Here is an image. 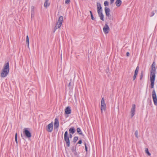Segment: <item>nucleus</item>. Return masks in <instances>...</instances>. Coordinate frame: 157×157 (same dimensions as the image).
Returning a JSON list of instances; mask_svg holds the SVG:
<instances>
[{
	"instance_id": "1",
	"label": "nucleus",
	"mask_w": 157,
	"mask_h": 157,
	"mask_svg": "<svg viewBox=\"0 0 157 157\" xmlns=\"http://www.w3.org/2000/svg\"><path fill=\"white\" fill-rule=\"evenodd\" d=\"M9 71V66L8 62L5 63L4 65L3 68L2 70L1 74V76L4 78L6 77L8 75Z\"/></svg>"
},
{
	"instance_id": "2",
	"label": "nucleus",
	"mask_w": 157,
	"mask_h": 157,
	"mask_svg": "<svg viewBox=\"0 0 157 157\" xmlns=\"http://www.w3.org/2000/svg\"><path fill=\"white\" fill-rule=\"evenodd\" d=\"M156 69L155 67V62H153L151 66V70L150 71V81L155 82Z\"/></svg>"
},
{
	"instance_id": "3",
	"label": "nucleus",
	"mask_w": 157,
	"mask_h": 157,
	"mask_svg": "<svg viewBox=\"0 0 157 157\" xmlns=\"http://www.w3.org/2000/svg\"><path fill=\"white\" fill-rule=\"evenodd\" d=\"M29 128H25L23 130V133L25 135L26 137L28 138H30L31 136V132L29 131Z\"/></svg>"
},
{
	"instance_id": "4",
	"label": "nucleus",
	"mask_w": 157,
	"mask_h": 157,
	"mask_svg": "<svg viewBox=\"0 0 157 157\" xmlns=\"http://www.w3.org/2000/svg\"><path fill=\"white\" fill-rule=\"evenodd\" d=\"M64 140L66 142V144L67 147H69L70 146V142L69 137L68 136L67 131L65 132L64 135Z\"/></svg>"
},
{
	"instance_id": "5",
	"label": "nucleus",
	"mask_w": 157,
	"mask_h": 157,
	"mask_svg": "<svg viewBox=\"0 0 157 157\" xmlns=\"http://www.w3.org/2000/svg\"><path fill=\"white\" fill-rule=\"evenodd\" d=\"M105 12L106 15V19H108L109 20H113V17L110 15V10L108 7H106L105 8Z\"/></svg>"
},
{
	"instance_id": "6",
	"label": "nucleus",
	"mask_w": 157,
	"mask_h": 157,
	"mask_svg": "<svg viewBox=\"0 0 157 157\" xmlns=\"http://www.w3.org/2000/svg\"><path fill=\"white\" fill-rule=\"evenodd\" d=\"M106 109V105L105 102V100L103 98L101 101V113H102L103 110H105Z\"/></svg>"
},
{
	"instance_id": "7",
	"label": "nucleus",
	"mask_w": 157,
	"mask_h": 157,
	"mask_svg": "<svg viewBox=\"0 0 157 157\" xmlns=\"http://www.w3.org/2000/svg\"><path fill=\"white\" fill-rule=\"evenodd\" d=\"M152 98L154 104L157 105V98L155 90H153L152 92Z\"/></svg>"
},
{
	"instance_id": "8",
	"label": "nucleus",
	"mask_w": 157,
	"mask_h": 157,
	"mask_svg": "<svg viewBox=\"0 0 157 157\" xmlns=\"http://www.w3.org/2000/svg\"><path fill=\"white\" fill-rule=\"evenodd\" d=\"M46 130L48 132H51L53 129V123L52 122L46 127Z\"/></svg>"
},
{
	"instance_id": "9",
	"label": "nucleus",
	"mask_w": 157,
	"mask_h": 157,
	"mask_svg": "<svg viewBox=\"0 0 157 157\" xmlns=\"http://www.w3.org/2000/svg\"><path fill=\"white\" fill-rule=\"evenodd\" d=\"M135 109L136 105L135 104H133L132 105V107L131 109L130 112L131 114V117H132L135 114Z\"/></svg>"
},
{
	"instance_id": "10",
	"label": "nucleus",
	"mask_w": 157,
	"mask_h": 157,
	"mask_svg": "<svg viewBox=\"0 0 157 157\" xmlns=\"http://www.w3.org/2000/svg\"><path fill=\"white\" fill-rule=\"evenodd\" d=\"M109 28L107 24H105V26L103 28V31L105 34L108 33Z\"/></svg>"
},
{
	"instance_id": "11",
	"label": "nucleus",
	"mask_w": 157,
	"mask_h": 157,
	"mask_svg": "<svg viewBox=\"0 0 157 157\" xmlns=\"http://www.w3.org/2000/svg\"><path fill=\"white\" fill-rule=\"evenodd\" d=\"M97 6L98 13L102 12V9L101 5V4L99 2H97Z\"/></svg>"
},
{
	"instance_id": "12",
	"label": "nucleus",
	"mask_w": 157,
	"mask_h": 157,
	"mask_svg": "<svg viewBox=\"0 0 157 157\" xmlns=\"http://www.w3.org/2000/svg\"><path fill=\"white\" fill-rule=\"evenodd\" d=\"M59 122L58 119L56 118L55 119V122L54 123V127L55 128H57L59 126Z\"/></svg>"
},
{
	"instance_id": "13",
	"label": "nucleus",
	"mask_w": 157,
	"mask_h": 157,
	"mask_svg": "<svg viewBox=\"0 0 157 157\" xmlns=\"http://www.w3.org/2000/svg\"><path fill=\"white\" fill-rule=\"evenodd\" d=\"M71 110L70 107H67L65 109V113L67 114H69L71 113Z\"/></svg>"
},
{
	"instance_id": "14",
	"label": "nucleus",
	"mask_w": 157,
	"mask_h": 157,
	"mask_svg": "<svg viewBox=\"0 0 157 157\" xmlns=\"http://www.w3.org/2000/svg\"><path fill=\"white\" fill-rule=\"evenodd\" d=\"M98 15L99 17L100 18V19L102 21H104V16L102 12L98 13Z\"/></svg>"
},
{
	"instance_id": "15",
	"label": "nucleus",
	"mask_w": 157,
	"mask_h": 157,
	"mask_svg": "<svg viewBox=\"0 0 157 157\" xmlns=\"http://www.w3.org/2000/svg\"><path fill=\"white\" fill-rule=\"evenodd\" d=\"M49 0H45L44 4V6L45 8H47L50 5V3L48 2Z\"/></svg>"
},
{
	"instance_id": "16",
	"label": "nucleus",
	"mask_w": 157,
	"mask_h": 157,
	"mask_svg": "<svg viewBox=\"0 0 157 157\" xmlns=\"http://www.w3.org/2000/svg\"><path fill=\"white\" fill-rule=\"evenodd\" d=\"M121 3L122 2L121 0H117L115 3L116 6L117 7L120 6Z\"/></svg>"
},
{
	"instance_id": "17",
	"label": "nucleus",
	"mask_w": 157,
	"mask_h": 157,
	"mask_svg": "<svg viewBox=\"0 0 157 157\" xmlns=\"http://www.w3.org/2000/svg\"><path fill=\"white\" fill-rule=\"evenodd\" d=\"M69 131L70 133H71L72 134H73L75 132V129L74 128L72 127L69 129Z\"/></svg>"
},
{
	"instance_id": "18",
	"label": "nucleus",
	"mask_w": 157,
	"mask_h": 157,
	"mask_svg": "<svg viewBox=\"0 0 157 157\" xmlns=\"http://www.w3.org/2000/svg\"><path fill=\"white\" fill-rule=\"evenodd\" d=\"M26 44H27V46L28 48H29V37L28 35H27L26 36Z\"/></svg>"
},
{
	"instance_id": "19",
	"label": "nucleus",
	"mask_w": 157,
	"mask_h": 157,
	"mask_svg": "<svg viewBox=\"0 0 157 157\" xmlns=\"http://www.w3.org/2000/svg\"><path fill=\"white\" fill-rule=\"evenodd\" d=\"M77 132L79 135H82L83 136H84V135H83L82 132L80 128H77Z\"/></svg>"
},
{
	"instance_id": "20",
	"label": "nucleus",
	"mask_w": 157,
	"mask_h": 157,
	"mask_svg": "<svg viewBox=\"0 0 157 157\" xmlns=\"http://www.w3.org/2000/svg\"><path fill=\"white\" fill-rule=\"evenodd\" d=\"M63 19V17L62 16H61L59 17L58 22L59 23H62Z\"/></svg>"
},
{
	"instance_id": "21",
	"label": "nucleus",
	"mask_w": 157,
	"mask_h": 157,
	"mask_svg": "<svg viewBox=\"0 0 157 157\" xmlns=\"http://www.w3.org/2000/svg\"><path fill=\"white\" fill-rule=\"evenodd\" d=\"M139 70V68L138 67H137L135 70L134 74L137 75L138 74V73Z\"/></svg>"
},
{
	"instance_id": "22",
	"label": "nucleus",
	"mask_w": 157,
	"mask_h": 157,
	"mask_svg": "<svg viewBox=\"0 0 157 157\" xmlns=\"http://www.w3.org/2000/svg\"><path fill=\"white\" fill-rule=\"evenodd\" d=\"M62 23H59L58 22L56 24V25L58 27V28H59L61 26Z\"/></svg>"
},
{
	"instance_id": "23",
	"label": "nucleus",
	"mask_w": 157,
	"mask_h": 157,
	"mask_svg": "<svg viewBox=\"0 0 157 157\" xmlns=\"http://www.w3.org/2000/svg\"><path fill=\"white\" fill-rule=\"evenodd\" d=\"M145 152L147 154V155H149V156H150L151 155V153L149 152V151H148V149L147 148L146 149H145Z\"/></svg>"
},
{
	"instance_id": "24",
	"label": "nucleus",
	"mask_w": 157,
	"mask_h": 157,
	"mask_svg": "<svg viewBox=\"0 0 157 157\" xmlns=\"http://www.w3.org/2000/svg\"><path fill=\"white\" fill-rule=\"evenodd\" d=\"M78 137L77 136H75L74 137L73 140V142H74V143H75L78 140Z\"/></svg>"
},
{
	"instance_id": "25",
	"label": "nucleus",
	"mask_w": 157,
	"mask_h": 157,
	"mask_svg": "<svg viewBox=\"0 0 157 157\" xmlns=\"http://www.w3.org/2000/svg\"><path fill=\"white\" fill-rule=\"evenodd\" d=\"M74 154V155L75 156H78V154H79V153H78L76 151V150L75 151H74L73 152H72Z\"/></svg>"
},
{
	"instance_id": "26",
	"label": "nucleus",
	"mask_w": 157,
	"mask_h": 157,
	"mask_svg": "<svg viewBox=\"0 0 157 157\" xmlns=\"http://www.w3.org/2000/svg\"><path fill=\"white\" fill-rule=\"evenodd\" d=\"M151 82V89H152L154 87V82Z\"/></svg>"
},
{
	"instance_id": "27",
	"label": "nucleus",
	"mask_w": 157,
	"mask_h": 157,
	"mask_svg": "<svg viewBox=\"0 0 157 157\" xmlns=\"http://www.w3.org/2000/svg\"><path fill=\"white\" fill-rule=\"evenodd\" d=\"M90 15H91V19L92 20H94L95 19V18H94V17H93V14H92V12H91V11H90Z\"/></svg>"
},
{
	"instance_id": "28",
	"label": "nucleus",
	"mask_w": 157,
	"mask_h": 157,
	"mask_svg": "<svg viewBox=\"0 0 157 157\" xmlns=\"http://www.w3.org/2000/svg\"><path fill=\"white\" fill-rule=\"evenodd\" d=\"M138 131L137 130H136L135 131V135L136 136V137L137 138H138Z\"/></svg>"
},
{
	"instance_id": "29",
	"label": "nucleus",
	"mask_w": 157,
	"mask_h": 157,
	"mask_svg": "<svg viewBox=\"0 0 157 157\" xmlns=\"http://www.w3.org/2000/svg\"><path fill=\"white\" fill-rule=\"evenodd\" d=\"M15 140L16 143L17 144V133H16L15 135Z\"/></svg>"
},
{
	"instance_id": "30",
	"label": "nucleus",
	"mask_w": 157,
	"mask_h": 157,
	"mask_svg": "<svg viewBox=\"0 0 157 157\" xmlns=\"http://www.w3.org/2000/svg\"><path fill=\"white\" fill-rule=\"evenodd\" d=\"M76 150V147H72L71 148V151L72 152L74 151H75Z\"/></svg>"
},
{
	"instance_id": "31",
	"label": "nucleus",
	"mask_w": 157,
	"mask_h": 157,
	"mask_svg": "<svg viewBox=\"0 0 157 157\" xmlns=\"http://www.w3.org/2000/svg\"><path fill=\"white\" fill-rule=\"evenodd\" d=\"M104 5L105 6H108V2L105 1L104 2Z\"/></svg>"
},
{
	"instance_id": "32",
	"label": "nucleus",
	"mask_w": 157,
	"mask_h": 157,
	"mask_svg": "<svg viewBox=\"0 0 157 157\" xmlns=\"http://www.w3.org/2000/svg\"><path fill=\"white\" fill-rule=\"evenodd\" d=\"M70 2V0H66L65 3L66 4H68Z\"/></svg>"
},
{
	"instance_id": "33",
	"label": "nucleus",
	"mask_w": 157,
	"mask_h": 157,
	"mask_svg": "<svg viewBox=\"0 0 157 157\" xmlns=\"http://www.w3.org/2000/svg\"><path fill=\"white\" fill-rule=\"evenodd\" d=\"M84 145H85V149H86V152L87 151V147L86 146V143L85 142L84 143Z\"/></svg>"
},
{
	"instance_id": "34",
	"label": "nucleus",
	"mask_w": 157,
	"mask_h": 157,
	"mask_svg": "<svg viewBox=\"0 0 157 157\" xmlns=\"http://www.w3.org/2000/svg\"><path fill=\"white\" fill-rule=\"evenodd\" d=\"M34 11L33 10H32L31 11V17H34Z\"/></svg>"
},
{
	"instance_id": "35",
	"label": "nucleus",
	"mask_w": 157,
	"mask_h": 157,
	"mask_svg": "<svg viewBox=\"0 0 157 157\" xmlns=\"http://www.w3.org/2000/svg\"><path fill=\"white\" fill-rule=\"evenodd\" d=\"M137 75L134 74V75L133 77V80H135V79L136 78Z\"/></svg>"
},
{
	"instance_id": "36",
	"label": "nucleus",
	"mask_w": 157,
	"mask_h": 157,
	"mask_svg": "<svg viewBox=\"0 0 157 157\" xmlns=\"http://www.w3.org/2000/svg\"><path fill=\"white\" fill-rule=\"evenodd\" d=\"M71 82H70L69 83L68 85V87H69V89H70V88H71Z\"/></svg>"
},
{
	"instance_id": "37",
	"label": "nucleus",
	"mask_w": 157,
	"mask_h": 157,
	"mask_svg": "<svg viewBox=\"0 0 157 157\" xmlns=\"http://www.w3.org/2000/svg\"><path fill=\"white\" fill-rule=\"evenodd\" d=\"M59 28L56 25L55 27H54V32H55L56 30V29Z\"/></svg>"
},
{
	"instance_id": "38",
	"label": "nucleus",
	"mask_w": 157,
	"mask_h": 157,
	"mask_svg": "<svg viewBox=\"0 0 157 157\" xmlns=\"http://www.w3.org/2000/svg\"><path fill=\"white\" fill-rule=\"evenodd\" d=\"M143 73L142 72L141 73L140 76V80H141L143 77Z\"/></svg>"
},
{
	"instance_id": "39",
	"label": "nucleus",
	"mask_w": 157,
	"mask_h": 157,
	"mask_svg": "<svg viewBox=\"0 0 157 157\" xmlns=\"http://www.w3.org/2000/svg\"><path fill=\"white\" fill-rule=\"evenodd\" d=\"M82 143V140H80L78 142V143L77 144H81V143Z\"/></svg>"
},
{
	"instance_id": "40",
	"label": "nucleus",
	"mask_w": 157,
	"mask_h": 157,
	"mask_svg": "<svg viewBox=\"0 0 157 157\" xmlns=\"http://www.w3.org/2000/svg\"><path fill=\"white\" fill-rule=\"evenodd\" d=\"M114 2V0H110V4H113Z\"/></svg>"
},
{
	"instance_id": "41",
	"label": "nucleus",
	"mask_w": 157,
	"mask_h": 157,
	"mask_svg": "<svg viewBox=\"0 0 157 157\" xmlns=\"http://www.w3.org/2000/svg\"><path fill=\"white\" fill-rule=\"evenodd\" d=\"M151 13L152 15L151 16V17L153 16L155 14V13L153 12H152Z\"/></svg>"
},
{
	"instance_id": "42",
	"label": "nucleus",
	"mask_w": 157,
	"mask_h": 157,
	"mask_svg": "<svg viewBox=\"0 0 157 157\" xmlns=\"http://www.w3.org/2000/svg\"><path fill=\"white\" fill-rule=\"evenodd\" d=\"M130 54L129 52H128L126 53V56H129Z\"/></svg>"
},
{
	"instance_id": "43",
	"label": "nucleus",
	"mask_w": 157,
	"mask_h": 157,
	"mask_svg": "<svg viewBox=\"0 0 157 157\" xmlns=\"http://www.w3.org/2000/svg\"><path fill=\"white\" fill-rule=\"evenodd\" d=\"M72 135L71 134H70V135H69V137L70 138H71L72 137Z\"/></svg>"
},
{
	"instance_id": "44",
	"label": "nucleus",
	"mask_w": 157,
	"mask_h": 157,
	"mask_svg": "<svg viewBox=\"0 0 157 157\" xmlns=\"http://www.w3.org/2000/svg\"><path fill=\"white\" fill-rule=\"evenodd\" d=\"M34 7L33 6L32 7V10H34Z\"/></svg>"
},
{
	"instance_id": "45",
	"label": "nucleus",
	"mask_w": 157,
	"mask_h": 157,
	"mask_svg": "<svg viewBox=\"0 0 157 157\" xmlns=\"http://www.w3.org/2000/svg\"><path fill=\"white\" fill-rule=\"evenodd\" d=\"M21 136L22 137V134H21Z\"/></svg>"
}]
</instances>
